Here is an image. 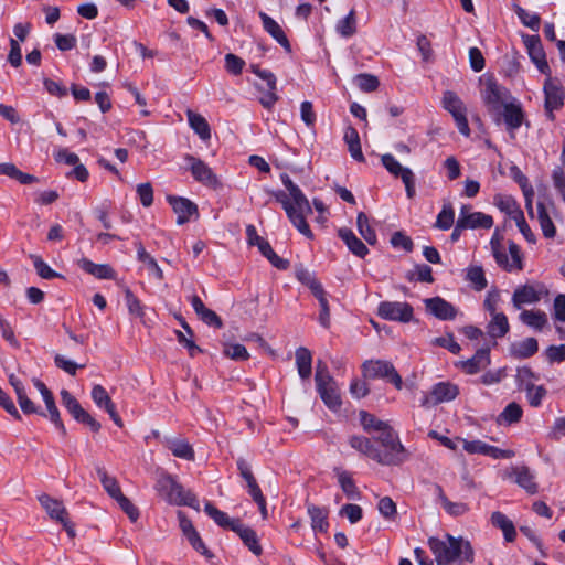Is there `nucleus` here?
<instances>
[{"label": "nucleus", "mask_w": 565, "mask_h": 565, "mask_svg": "<svg viewBox=\"0 0 565 565\" xmlns=\"http://www.w3.org/2000/svg\"><path fill=\"white\" fill-rule=\"evenodd\" d=\"M137 257L138 260L147 264L149 270L152 273V275L158 279L162 280L164 278L163 271L158 265L157 260L146 252L143 245L141 242H138L137 244Z\"/></svg>", "instance_id": "44"}, {"label": "nucleus", "mask_w": 565, "mask_h": 565, "mask_svg": "<svg viewBox=\"0 0 565 565\" xmlns=\"http://www.w3.org/2000/svg\"><path fill=\"white\" fill-rule=\"evenodd\" d=\"M522 39L531 61L542 74L550 75L551 70L540 36L525 34Z\"/></svg>", "instance_id": "13"}, {"label": "nucleus", "mask_w": 565, "mask_h": 565, "mask_svg": "<svg viewBox=\"0 0 565 565\" xmlns=\"http://www.w3.org/2000/svg\"><path fill=\"white\" fill-rule=\"evenodd\" d=\"M458 220L462 223L465 228H491L493 225V218L491 215L482 212H472L470 205H462L460 207Z\"/></svg>", "instance_id": "17"}, {"label": "nucleus", "mask_w": 565, "mask_h": 565, "mask_svg": "<svg viewBox=\"0 0 565 565\" xmlns=\"http://www.w3.org/2000/svg\"><path fill=\"white\" fill-rule=\"evenodd\" d=\"M335 472H337V477H338V482H339L342 491L347 495V498L350 500L360 499V492H359L351 475L348 471H343V470H337Z\"/></svg>", "instance_id": "41"}, {"label": "nucleus", "mask_w": 565, "mask_h": 565, "mask_svg": "<svg viewBox=\"0 0 565 565\" xmlns=\"http://www.w3.org/2000/svg\"><path fill=\"white\" fill-rule=\"evenodd\" d=\"M445 541L437 537L428 540V546L438 565H450L459 562H472L473 550L469 541L463 537L445 535Z\"/></svg>", "instance_id": "2"}, {"label": "nucleus", "mask_w": 565, "mask_h": 565, "mask_svg": "<svg viewBox=\"0 0 565 565\" xmlns=\"http://www.w3.org/2000/svg\"><path fill=\"white\" fill-rule=\"evenodd\" d=\"M308 513L311 519V526L315 531L327 532L328 530V511L323 508H319L316 505L308 507Z\"/></svg>", "instance_id": "43"}, {"label": "nucleus", "mask_w": 565, "mask_h": 565, "mask_svg": "<svg viewBox=\"0 0 565 565\" xmlns=\"http://www.w3.org/2000/svg\"><path fill=\"white\" fill-rule=\"evenodd\" d=\"M509 92L497 82L492 79L486 82L482 99L497 125H500V109L503 104L509 103Z\"/></svg>", "instance_id": "7"}, {"label": "nucleus", "mask_w": 565, "mask_h": 565, "mask_svg": "<svg viewBox=\"0 0 565 565\" xmlns=\"http://www.w3.org/2000/svg\"><path fill=\"white\" fill-rule=\"evenodd\" d=\"M458 395V387L450 383H438L436 384L428 395H425L422 399L423 407H429L437 405L443 402L454 399Z\"/></svg>", "instance_id": "18"}, {"label": "nucleus", "mask_w": 565, "mask_h": 565, "mask_svg": "<svg viewBox=\"0 0 565 565\" xmlns=\"http://www.w3.org/2000/svg\"><path fill=\"white\" fill-rule=\"evenodd\" d=\"M232 531L239 536V539L249 548L252 553H254L255 555L262 554L263 550L258 542L257 534L252 527L244 525L239 520Z\"/></svg>", "instance_id": "26"}, {"label": "nucleus", "mask_w": 565, "mask_h": 565, "mask_svg": "<svg viewBox=\"0 0 565 565\" xmlns=\"http://www.w3.org/2000/svg\"><path fill=\"white\" fill-rule=\"evenodd\" d=\"M253 72L259 76V78L264 82V86H260V88H266L267 93L266 95L260 99L264 107H270L273 106L277 99L278 96L275 94L276 89V77L275 75L267 71V70H260L259 66L252 65Z\"/></svg>", "instance_id": "22"}, {"label": "nucleus", "mask_w": 565, "mask_h": 565, "mask_svg": "<svg viewBox=\"0 0 565 565\" xmlns=\"http://www.w3.org/2000/svg\"><path fill=\"white\" fill-rule=\"evenodd\" d=\"M78 266L87 274L93 275L98 279H114L116 271L108 264H95L88 258H81Z\"/></svg>", "instance_id": "25"}, {"label": "nucleus", "mask_w": 565, "mask_h": 565, "mask_svg": "<svg viewBox=\"0 0 565 565\" xmlns=\"http://www.w3.org/2000/svg\"><path fill=\"white\" fill-rule=\"evenodd\" d=\"M97 475L105 491L109 494L110 498L117 500V498L122 494L118 481L114 477L108 476L104 468H97Z\"/></svg>", "instance_id": "45"}, {"label": "nucleus", "mask_w": 565, "mask_h": 565, "mask_svg": "<svg viewBox=\"0 0 565 565\" xmlns=\"http://www.w3.org/2000/svg\"><path fill=\"white\" fill-rule=\"evenodd\" d=\"M379 436L374 438L384 450L382 451V456L391 457L392 461L391 466L401 465L407 458V452L404 446L402 445L398 435L394 431V429L388 425L385 428L377 431Z\"/></svg>", "instance_id": "4"}, {"label": "nucleus", "mask_w": 565, "mask_h": 565, "mask_svg": "<svg viewBox=\"0 0 565 565\" xmlns=\"http://www.w3.org/2000/svg\"><path fill=\"white\" fill-rule=\"evenodd\" d=\"M360 422L363 429L369 434L372 431H379L388 425L387 422L381 420L365 411L360 412Z\"/></svg>", "instance_id": "52"}, {"label": "nucleus", "mask_w": 565, "mask_h": 565, "mask_svg": "<svg viewBox=\"0 0 565 565\" xmlns=\"http://www.w3.org/2000/svg\"><path fill=\"white\" fill-rule=\"evenodd\" d=\"M490 364V350L482 348L477 350L475 355L467 361L460 363L463 372L467 374H476L484 370Z\"/></svg>", "instance_id": "24"}, {"label": "nucleus", "mask_w": 565, "mask_h": 565, "mask_svg": "<svg viewBox=\"0 0 565 565\" xmlns=\"http://www.w3.org/2000/svg\"><path fill=\"white\" fill-rule=\"evenodd\" d=\"M223 353L235 361H245L249 358L246 348L241 343L225 344Z\"/></svg>", "instance_id": "60"}, {"label": "nucleus", "mask_w": 565, "mask_h": 565, "mask_svg": "<svg viewBox=\"0 0 565 565\" xmlns=\"http://www.w3.org/2000/svg\"><path fill=\"white\" fill-rule=\"evenodd\" d=\"M184 536L186 537L189 544L192 546L194 551H196L198 553H200L201 555L209 559L214 557V554L206 547L200 533L196 530Z\"/></svg>", "instance_id": "58"}, {"label": "nucleus", "mask_w": 565, "mask_h": 565, "mask_svg": "<svg viewBox=\"0 0 565 565\" xmlns=\"http://www.w3.org/2000/svg\"><path fill=\"white\" fill-rule=\"evenodd\" d=\"M543 289L534 285L519 286L512 295V303L515 309H521L524 305L536 303L541 300Z\"/></svg>", "instance_id": "19"}, {"label": "nucleus", "mask_w": 565, "mask_h": 565, "mask_svg": "<svg viewBox=\"0 0 565 565\" xmlns=\"http://www.w3.org/2000/svg\"><path fill=\"white\" fill-rule=\"evenodd\" d=\"M61 401L62 405L77 423L88 426L94 433H98L100 430V423L97 422L87 411H85L76 397L73 396L67 390L61 391Z\"/></svg>", "instance_id": "9"}, {"label": "nucleus", "mask_w": 565, "mask_h": 565, "mask_svg": "<svg viewBox=\"0 0 565 565\" xmlns=\"http://www.w3.org/2000/svg\"><path fill=\"white\" fill-rule=\"evenodd\" d=\"M296 277L302 285L310 289L312 295L318 292V290L323 289L315 275L301 265L296 267Z\"/></svg>", "instance_id": "47"}, {"label": "nucleus", "mask_w": 565, "mask_h": 565, "mask_svg": "<svg viewBox=\"0 0 565 565\" xmlns=\"http://www.w3.org/2000/svg\"><path fill=\"white\" fill-rule=\"evenodd\" d=\"M355 82L359 88L366 93L374 92L380 85L377 77L371 74H359Z\"/></svg>", "instance_id": "62"}, {"label": "nucleus", "mask_w": 565, "mask_h": 565, "mask_svg": "<svg viewBox=\"0 0 565 565\" xmlns=\"http://www.w3.org/2000/svg\"><path fill=\"white\" fill-rule=\"evenodd\" d=\"M320 305L319 322L323 328L330 327V308L324 289L318 290L313 295Z\"/></svg>", "instance_id": "56"}, {"label": "nucleus", "mask_w": 565, "mask_h": 565, "mask_svg": "<svg viewBox=\"0 0 565 565\" xmlns=\"http://www.w3.org/2000/svg\"><path fill=\"white\" fill-rule=\"evenodd\" d=\"M494 204L512 220L516 216V213L522 212L516 201L510 195L497 194L494 196Z\"/></svg>", "instance_id": "48"}, {"label": "nucleus", "mask_w": 565, "mask_h": 565, "mask_svg": "<svg viewBox=\"0 0 565 565\" xmlns=\"http://www.w3.org/2000/svg\"><path fill=\"white\" fill-rule=\"evenodd\" d=\"M225 60V70L233 74V75H239L244 68L245 61L241 58L239 56L227 53L224 57Z\"/></svg>", "instance_id": "63"}, {"label": "nucleus", "mask_w": 565, "mask_h": 565, "mask_svg": "<svg viewBox=\"0 0 565 565\" xmlns=\"http://www.w3.org/2000/svg\"><path fill=\"white\" fill-rule=\"evenodd\" d=\"M356 226L360 235L365 239V242L370 245L376 244V233L373 227L370 225L369 217L365 213L360 212L356 217Z\"/></svg>", "instance_id": "46"}, {"label": "nucleus", "mask_w": 565, "mask_h": 565, "mask_svg": "<svg viewBox=\"0 0 565 565\" xmlns=\"http://www.w3.org/2000/svg\"><path fill=\"white\" fill-rule=\"evenodd\" d=\"M427 311L440 320H454L457 316V309L440 297L427 298L424 300Z\"/></svg>", "instance_id": "21"}, {"label": "nucleus", "mask_w": 565, "mask_h": 565, "mask_svg": "<svg viewBox=\"0 0 565 565\" xmlns=\"http://www.w3.org/2000/svg\"><path fill=\"white\" fill-rule=\"evenodd\" d=\"M519 318L524 324L537 331L547 324V316L541 310H523Z\"/></svg>", "instance_id": "38"}, {"label": "nucleus", "mask_w": 565, "mask_h": 565, "mask_svg": "<svg viewBox=\"0 0 565 565\" xmlns=\"http://www.w3.org/2000/svg\"><path fill=\"white\" fill-rule=\"evenodd\" d=\"M174 457L192 461L195 458L192 446L183 439H166L164 445Z\"/></svg>", "instance_id": "32"}, {"label": "nucleus", "mask_w": 565, "mask_h": 565, "mask_svg": "<svg viewBox=\"0 0 565 565\" xmlns=\"http://www.w3.org/2000/svg\"><path fill=\"white\" fill-rule=\"evenodd\" d=\"M381 162L384 168L393 175L399 177L405 175V171H412L408 168L402 167L401 163L390 153H385L381 157Z\"/></svg>", "instance_id": "59"}, {"label": "nucleus", "mask_w": 565, "mask_h": 565, "mask_svg": "<svg viewBox=\"0 0 565 565\" xmlns=\"http://www.w3.org/2000/svg\"><path fill=\"white\" fill-rule=\"evenodd\" d=\"M154 489L169 504L189 507L200 511L198 497L192 491L185 490L183 486L178 482L177 477L167 471H161L158 475Z\"/></svg>", "instance_id": "3"}, {"label": "nucleus", "mask_w": 565, "mask_h": 565, "mask_svg": "<svg viewBox=\"0 0 565 565\" xmlns=\"http://www.w3.org/2000/svg\"><path fill=\"white\" fill-rule=\"evenodd\" d=\"M511 476L514 481L522 487L526 492L534 494L537 492V484L534 481V475L526 466H518L512 469Z\"/></svg>", "instance_id": "28"}, {"label": "nucleus", "mask_w": 565, "mask_h": 565, "mask_svg": "<svg viewBox=\"0 0 565 565\" xmlns=\"http://www.w3.org/2000/svg\"><path fill=\"white\" fill-rule=\"evenodd\" d=\"M524 118L525 115L520 103L511 100L503 104L502 111H500V121L503 119L511 138L515 137L514 132L522 126Z\"/></svg>", "instance_id": "14"}, {"label": "nucleus", "mask_w": 565, "mask_h": 565, "mask_svg": "<svg viewBox=\"0 0 565 565\" xmlns=\"http://www.w3.org/2000/svg\"><path fill=\"white\" fill-rule=\"evenodd\" d=\"M362 374L365 379H385L397 390L403 386V381L394 365L385 360H367L362 366Z\"/></svg>", "instance_id": "5"}, {"label": "nucleus", "mask_w": 565, "mask_h": 565, "mask_svg": "<svg viewBox=\"0 0 565 565\" xmlns=\"http://www.w3.org/2000/svg\"><path fill=\"white\" fill-rule=\"evenodd\" d=\"M537 350V340L535 338H526L522 341L512 343L510 347V354L515 359H527L534 355Z\"/></svg>", "instance_id": "29"}, {"label": "nucleus", "mask_w": 565, "mask_h": 565, "mask_svg": "<svg viewBox=\"0 0 565 565\" xmlns=\"http://www.w3.org/2000/svg\"><path fill=\"white\" fill-rule=\"evenodd\" d=\"M455 222V211L451 203H445L437 215L435 226L441 231L449 230Z\"/></svg>", "instance_id": "50"}, {"label": "nucleus", "mask_w": 565, "mask_h": 565, "mask_svg": "<svg viewBox=\"0 0 565 565\" xmlns=\"http://www.w3.org/2000/svg\"><path fill=\"white\" fill-rule=\"evenodd\" d=\"M258 15L263 22L264 30L268 32L279 44L282 45V29L280 25L263 11H259Z\"/></svg>", "instance_id": "53"}, {"label": "nucleus", "mask_w": 565, "mask_h": 565, "mask_svg": "<svg viewBox=\"0 0 565 565\" xmlns=\"http://www.w3.org/2000/svg\"><path fill=\"white\" fill-rule=\"evenodd\" d=\"M30 258L33 262L36 274L43 279H54V278H64L63 275L53 270L41 256L31 254Z\"/></svg>", "instance_id": "51"}, {"label": "nucleus", "mask_w": 565, "mask_h": 565, "mask_svg": "<svg viewBox=\"0 0 565 565\" xmlns=\"http://www.w3.org/2000/svg\"><path fill=\"white\" fill-rule=\"evenodd\" d=\"M125 301L128 308V311L131 316L143 320L145 318V306L141 301L135 296V294L130 290V288L126 287L124 289Z\"/></svg>", "instance_id": "49"}, {"label": "nucleus", "mask_w": 565, "mask_h": 565, "mask_svg": "<svg viewBox=\"0 0 565 565\" xmlns=\"http://www.w3.org/2000/svg\"><path fill=\"white\" fill-rule=\"evenodd\" d=\"M0 174L14 179L21 184H31L39 181L35 175L19 170L17 166L11 162L0 163Z\"/></svg>", "instance_id": "37"}, {"label": "nucleus", "mask_w": 565, "mask_h": 565, "mask_svg": "<svg viewBox=\"0 0 565 565\" xmlns=\"http://www.w3.org/2000/svg\"><path fill=\"white\" fill-rule=\"evenodd\" d=\"M349 444L352 448L363 454L364 456L375 460L376 462L391 466L393 461L391 457L382 456V451L377 449L370 438L364 436H352L349 439Z\"/></svg>", "instance_id": "16"}, {"label": "nucleus", "mask_w": 565, "mask_h": 565, "mask_svg": "<svg viewBox=\"0 0 565 565\" xmlns=\"http://www.w3.org/2000/svg\"><path fill=\"white\" fill-rule=\"evenodd\" d=\"M19 406L23 414L31 415V414H38L43 417H46V414L41 411L39 406H36L26 395V392L20 394L17 396Z\"/></svg>", "instance_id": "61"}, {"label": "nucleus", "mask_w": 565, "mask_h": 565, "mask_svg": "<svg viewBox=\"0 0 565 565\" xmlns=\"http://www.w3.org/2000/svg\"><path fill=\"white\" fill-rule=\"evenodd\" d=\"M514 12L516 13L518 18L521 20V22L530 28L533 31H539L541 18L536 13H529L525 9L522 7L514 4L513 6Z\"/></svg>", "instance_id": "54"}, {"label": "nucleus", "mask_w": 565, "mask_h": 565, "mask_svg": "<svg viewBox=\"0 0 565 565\" xmlns=\"http://www.w3.org/2000/svg\"><path fill=\"white\" fill-rule=\"evenodd\" d=\"M184 161L188 163V169L195 181L214 190L222 188L218 177L203 160L186 153Z\"/></svg>", "instance_id": "8"}, {"label": "nucleus", "mask_w": 565, "mask_h": 565, "mask_svg": "<svg viewBox=\"0 0 565 565\" xmlns=\"http://www.w3.org/2000/svg\"><path fill=\"white\" fill-rule=\"evenodd\" d=\"M491 316L487 326L488 334L493 338H503L510 330L509 321L503 312H497Z\"/></svg>", "instance_id": "31"}, {"label": "nucleus", "mask_w": 565, "mask_h": 565, "mask_svg": "<svg viewBox=\"0 0 565 565\" xmlns=\"http://www.w3.org/2000/svg\"><path fill=\"white\" fill-rule=\"evenodd\" d=\"M285 212L297 231L307 239L315 238L307 217L312 214L311 205L302 191L285 177Z\"/></svg>", "instance_id": "1"}, {"label": "nucleus", "mask_w": 565, "mask_h": 565, "mask_svg": "<svg viewBox=\"0 0 565 565\" xmlns=\"http://www.w3.org/2000/svg\"><path fill=\"white\" fill-rule=\"evenodd\" d=\"M545 111L550 120H554V110L559 109L564 103V89L562 85L547 75L544 83Z\"/></svg>", "instance_id": "11"}, {"label": "nucleus", "mask_w": 565, "mask_h": 565, "mask_svg": "<svg viewBox=\"0 0 565 565\" xmlns=\"http://www.w3.org/2000/svg\"><path fill=\"white\" fill-rule=\"evenodd\" d=\"M337 31L344 38H349L355 33L356 21L354 10H351L347 17H344L338 22Z\"/></svg>", "instance_id": "57"}, {"label": "nucleus", "mask_w": 565, "mask_h": 565, "mask_svg": "<svg viewBox=\"0 0 565 565\" xmlns=\"http://www.w3.org/2000/svg\"><path fill=\"white\" fill-rule=\"evenodd\" d=\"M441 104L451 114L459 132L466 137L470 136L467 108L460 97L452 90H446L443 94Z\"/></svg>", "instance_id": "6"}, {"label": "nucleus", "mask_w": 565, "mask_h": 565, "mask_svg": "<svg viewBox=\"0 0 565 565\" xmlns=\"http://www.w3.org/2000/svg\"><path fill=\"white\" fill-rule=\"evenodd\" d=\"M522 415H523L522 407L518 403L511 402L500 413V415L498 417V423L501 425L502 424L511 425V424L520 422V419L522 418Z\"/></svg>", "instance_id": "42"}, {"label": "nucleus", "mask_w": 565, "mask_h": 565, "mask_svg": "<svg viewBox=\"0 0 565 565\" xmlns=\"http://www.w3.org/2000/svg\"><path fill=\"white\" fill-rule=\"evenodd\" d=\"M339 237L345 243L349 250L355 256L363 258L369 254L366 245L355 236V234L347 227L338 231Z\"/></svg>", "instance_id": "27"}, {"label": "nucleus", "mask_w": 565, "mask_h": 565, "mask_svg": "<svg viewBox=\"0 0 565 565\" xmlns=\"http://www.w3.org/2000/svg\"><path fill=\"white\" fill-rule=\"evenodd\" d=\"M38 499L41 507L46 511L52 520H55L56 522H64V519L68 516V512L62 501L52 498L46 493H42Z\"/></svg>", "instance_id": "23"}, {"label": "nucleus", "mask_w": 565, "mask_h": 565, "mask_svg": "<svg viewBox=\"0 0 565 565\" xmlns=\"http://www.w3.org/2000/svg\"><path fill=\"white\" fill-rule=\"evenodd\" d=\"M343 139L348 146V150L351 157L359 162H364L365 158L361 149L360 136L358 130L353 127H347Z\"/></svg>", "instance_id": "34"}, {"label": "nucleus", "mask_w": 565, "mask_h": 565, "mask_svg": "<svg viewBox=\"0 0 565 565\" xmlns=\"http://www.w3.org/2000/svg\"><path fill=\"white\" fill-rule=\"evenodd\" d=\"M296 366L299 373V376L302 380H308L311 375L312 371V354L311 352L305 348L300 347L296 350L295 353Z\"/></svg>", "instance_id": "33"}, {"label": "nucleus", "mask_w": 565, "mask_h": 565, "mask_svg": "<svg viewBox=\"0 0 565 565\" xmlns=\"http://www.w3.org/2000/svg\"><path fill=\"white\" fill-rule=\"evenodd\" d=\"M491 521L494 526L502 530L504 539L508 542L514 541V539L516 536L515 527H514L512 521L507 518V515H504L503 513H501L499 511L493 512L491 515Z\"/></svg>", "instance_id": "39"}, {"label": "nucleus", "mask_w": 565, "mask_h": 565, "mask_svg": "<svg viewBox=\"0 0 565 565\" xmlns=\"http://www.w3.org/2000/svg\"><path fill=\"white\" fill-rule=\"evenodd\" d=\"M437 498L444 510L451 516H461L469 511V507L463 502H452L444 493L440 486H436Z\"/></svg>", "instance_id": "35"}, {"label": "nucleus", "mask_w": 565, "mask_h": 565, "mask_svg": "<svg viewBox=\"0 0 565 565\" xmlns=\"http://www.w3.org/2000/svg\"><path fill=\"white\" fill-rule=\"evenodd\" d=\"M204 512L221 527L233 530L239 519H231L225 512L218 510L211 501L204 503Z\"/></svg>", "instance_id": "30"}, {"label": "nucleus", "mask_w": 565, "mask_h": 565, "mask_svg": "<svg viewBox=\"0 0 565 565\" xmlns=\"http://www.w3.org/2000/svg\"><path fill=\"white\" fill-rule=\"evenodd\" d=\"M117 503L120 509L128 515V518L136 522L139 518L138 508L122 493L119 498H117Z\"/></svg>", "instance_id": "64"}, {"label": "nucleus", "mask_w": 565, "mask_h": 565, "mask_svg": "<svg viewBox=\"0 0 565 565\" xmlns=\"http://www.w3.org/2000/svg\"><path fill=\"white\" fill-rule=\"evenodd\" d=\"M377 312L383 319L393 321L408 322L413 318V308L407 302L383 301Z\"/></svg>", "instance_id": "12"}, {"label": "nucleus", "mask_w": 565, "mask_h": 565, "mask_svg": "<svg viewBox=\"0 0 565 565\" xmlns=\"http://www.w3.org/2000/svg\"><path fill=\"white\" fill-rule=\"evenodd\" d=\"M467 279L477 291L484 289L488 284L481 266L469 267L467 269Z\"/></svg>", "instance_id": "55"}, {"label": "nucleus", "mask_w": 565, "mask_h": 565, "mask_svg": "<svg viewBox=\"0 0 565 565\" xmlns=\"http://www.w3.org/2000/svg\"><path fill=\"white\" fill-rule=\"evenodd\" d=\"M491 246L493 250V256L499 266L503 267L508 271L522 269V257L520 248L515 243L511 242L509 244L510 257L504 250L500 249L499 242L495 241L494 237L491 239Z\"/></svg>", "instance_id": "10"}, {"label": "nucleus", "mask_w": 565, "mask_h": 565, "mask_svg": "<svg viewBox=\"0 0 565 565\" xmlns=\"http://www.w3.org/2000/svg\"><path fill=\"white\" fill-rule=\"evenodd\" d=\"M537 221L540 223L543 235L546 238H553L556 235V228L551 216L547 213L546 206L544 203H537Z\"/></svg>", "instance_id": "40"}, {"label": "nucleus", "mask_w": 565, "mask_h": 565, "mask_svg": "<svg viewBox=\"0 0 565 565\" xmlns=\"http://www.w3.org/2000/svg\"><path fill=\"white\" fill-rule=\"evenodd\" d=\"M186 116H188L189 125L194 130V132L202 140H209L211 138V129H210V125L206 121V119L202 115H200L191 109L186 110Z\"/></svg>", "instance_id": "36"}, {"label": "nucleus", "mask_w": 565, "mask_h": 565, "mask_svg": "<svg viewBox=\"0 0 565 565\" xmlns=\"http://www.w3.org/2000/svg\"><path fill=\"white\" fill-rule=\"evenodd\" d=\"M315 382L320 397L339 392L337 382L330 375L327 365L321 361L317 363Z\"/></svg>", "instance_id": "20"}, {"label": "nucleus", "mask_w": 565, "mask_h": 565, "mask_svg": "<svg viewBox=\"0 0 565 565\" xmlns=\"http://www.w3.org/2000/svg\"><path fill=\"white\" fill-rule=\"evenodd\" d=\"M167 201L171 205L173 212L177 214L178 225H183L190 222L193 215L196 217L199 216L198 205L186 198L168 195Z\"/></svg>", "instance_id": "15"}]
</instances>
